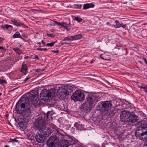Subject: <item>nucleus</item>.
Returning a JSON list of instances; mask_svg holds the SVG:
<instances>
[{
  "label": "nucleus",
  "instance_id": "f8f14e48",
  "mask_svg": "<svg viewBox=\"0 0 147 147\" xmlns=\"http://www.w3.org/2000/svg\"><path fill=\"white\" fill-rule=\"evenodd\" d=\"M45 136L43 134H40L39 133H37L35 136V138L36 141L39 143H43L45 140Z\"/></svg>",
  "mask_w": 147,
  "mask_h": 147
},
{
  "label": "nucleus",
  "instance_id": "39448f33",
  "mask_svg": "<svg viewBox=\"0 0 147 147\" xmlns=\"http://www.w3.org/2000/svg\"><path fill=\"white\" fill-rule=\"evenodd\" d=\"M147 130V125L144 121H141V125L136 129L135 132V136L139 139L142 136L145 130Z\"/></svg>",
  "mask_w": 147,
  "mask_h": 147
},
{
  "label": "nucleus",
  "instance_id": "0eeeda50",
  "mask_svg": "<svg viewBox=\"0 0 147 147\" xmlns=\"http://www.w3.org/2000/svg\"><path fill=\"white\" fill-rule=\"evenodd\" d=\"M64 137L63 136V139L61 140L59 147H68L70 145L74 144L75 141L72 138L70 137L66 138L65 137L64 138Z\"/></svg>",
  "mask_w": 147,
  "mask_h": 147
},
{
  "label": "nucleus",
  "instance_id": "20e7f679",
  "mask_svg": "<svg viewBox=\"0 0 147 147\" xmlns=\"http://www.w3.org/2000/svg\"><path fill=\"white\" fill-rule=\"evenodd\" d=\"M111 101L100 102L97 105L98 110L102 112H105L110 110L112 106Z\"/></svg>",
  "mask_w": 147,
  "mask_h": 147
},
{
  "label": "nucleus",
  "instance_id": "9d476101",
  "mask_svg": "<svg viewBox=\"0 0 147 147\" xmlns=\"http://www.w3.org/2000/svg\"><path fill=\"white\" fill-rule=\"evenodd\" d=\"M93 107V106L85 101L82 105L81 109L84 112L88 113L91 111Z\"/></svg>",
  "mask_w": 147,
  "mask_h": 147
},
{
  "label": "nucleus",
  "instance_id": "052dcab7",
  "mask_svg": "<svg viewBox=\"0 0 147 147\" xmlns=\"http://www.w3.org/2000/svg\"><path fill=\"white\" fill-rule=\"evenodd\" d=\"M35 58L36 59H38V57L37 56H35Z\"/></svg>",
  "mask_w": 147,
  "mask_h": 147
},
{
  "label": "nucleus",
  "instance_id": "a18cd8bd",
  "mask_svg": "<svg viewBox=\"0 0 147 147\" xmlns=\"http://www.w3.org/2000/svg\"><path fill=\"white\" fill-rule=\"evenodd\" d=\"M30 78V77L29 78H26V79H25V80H24V81L25 82H26L28 80H29Z\"/></svg>",
  "mask_w": 147,
  "mask_h": 147
},
{
  "label": "nucleus",
  "instance_id": "774afa93",
  "mask_svg": "<svg viewBox=\"0 0 147 147\" xmlns=\"http://www.w3.org/2000/svg\"><path fill=\"white\" fill-rule=\"evenodd\" d=\"M140 63H142V62H140Z\"/></svg>",
  "mask_w": 147,
  "mask_h": 147
},
{
  "label": "nucleus",
  "instance_id": "cd10ccee",
  "mask_svg": "<svg viewBox=\"0 0 147 147\" xmlns=\"http://www.w3.org/2000/svg\"><path fill=\"white\" fill-rule=\"evenodd\" d=\"M72 41L73 39H72V36H70L69 37H67L64 38L63 40V41Z\"/></svg>",
  "mask_w": 147,
  "mask_h": 147
},
{
  "label": "nucleus",
  "instance_id": "a878e982",
  "mask_svg": "<svg viewBox=\"0 0 147 147\" xmlns=\"http://www.w3.org/2000/svg\"><path fill=\"white\" fill-rule=\"evenodd\" d=\"M59 22L55 21L52 20L51 21L50 23V25L51 26H55L56 25H59Z\"/></svg>",
  "mask_w": 147,
  "mask_h": 147
},
{
  "label": "nucleus",
  "instance_id": "5701e85b",
  "mask_svg": "<svg viewBox=\"0 0 147 147\" xmlns=\"http://www.w3.org/2000/svg\"><path fill=\"white\" fill-rule=\"evenodd\" d=\"M13 38H20L22 39H23V38L21 37V35L18 32H16L13 35Z\"/></svg>",
  "mask_w": 147,
  "mask_h": 147
},
{
  "label": "nucleus",
  "instance_id": "bf43d9fd",
  "mask_svg": "<svg viewBox=\"0 0 147 147\" xmlns=\"http://www.w3.org/2000/svg\"><path fill=\"white\" fill-rule=\"evenodd\" d=\"M5 147H10V146L8 145H5L4 146Z\"/></svg>",
  "mask_w": 147,
  "mask_h": 147
},
{
  "label": "nucleus",
  "instance_id": "ea45409f",
  "mask_svg": "<svg viewBox=\"0 0 147 147\" xmlns=\"http://www.w3.org/2000/svg\"><path fill=\"white\" fill-rule=\"evenodd\" d=\"M18 141L17 140H16V138L13 139L11 140V142H17Z\"/></svg>",
  "mask_w": 147,
  "mask_h": 147
},
{
  "label": "nucleus",
  "instance_id": "0e129e2a",
  "mask_svg": "<svg viewBox=\"0 0 147 147\" xmlns=\"http://www.w3.org/2000/svg\"><path fill=\"white\" fill-rule=\"evenodd\" d=\"M90 63L92 64L93 63V62L92 61H91L90 62Z\"/></svg>",
  "mask_w": 147,
  "mask_h": 147
},
{
  "label": "nucleus",
  "instance_id": "58836bf2",
  "mask_svg": "<svg viewBox=\"0 0 147 147\" xmlns=\"http://www.w3.org/2000/svg\"><path fill=\"white\" fill-rule=\"evenodd\" d=\"M11 22L13 23L14 25L17 26V25L18 24V22L16 21V20H12L11 21Z\"/></svg>",
  "mask_w": 147,
  "mask_h": 147
},
{
  "label": "nucleus",
  "instance_id": "c9c22d12",
  "mask_svg": "<svg viewBox=\"0 0 147 147\" xmlns=\"http://www.w3.org/2000/svg\"><path fill=\"white\" fill-rule=\"evenodd\" d=\"M37 50L40 51H47V48L45 49H42V48H37Z\"/></svg>",
  "mask_w": 147,
  "mask_h": 147
},
{
  "label": "nucleus",
  "instance_id": "2eb2a0df",
  "mask_svg": "<svg viewBox=\"0 0 147 147\" xmlns=\"http://www.w3.org/2000/svg\"><path fill=\"white\" fill-rule=\"evenodd\" d=\"M19 124L21 130H24L26 128L27 124L25 121L20 122L19 123Z\"/></svg>",
  "mask_w": 147,
  "mask_h": 147
},
{
  "label": "nucleus",
  "instance_id": "412c9836",
  "mask_svg": "<svg viewBox=\"0 0 147 147\" xmlns=\"http://www.w3.org/2000/svg\"><path fill=\"white\" fill-rule=\"evenodd\" d=\"M82 37V35L81 34H78L75 35L74 36H72V38L73 40H78L80 39Z\"/></svg>",
  "mask_w": 147,
  "mask_h": 147
},
{
  "label": "nucleus",
  "instance_id": "7ed1b4c3",
  "mask_svg": "<svg viewBox=\"0 0 147 147\" xmlns=\"http://www.w3.org/2000/svg\"><path fill=\"white\" fill-rule=\"evenodd\" d=\"M63 138V135L58 131L55 135L51 136L48 140L47 144L49 147H55L59 139Z\"/></svg>",
  "mask_w": 147,
  "mask_h": 147
},
{
  "label": "nucleus",
  "instance_id": "f3484780",
  "mask_svg": "<svg viewBox=\"0 0 147 147\" xmlns=\"http://www.w3.org/2000/svg\"><path fill=\"white\" fill-rule=\"evenodd\" d=\"M42 131H43L44 132L43 134L45 137L48 136L49 135H51V134L50 130L49 129H45V128L42 129Z\"/></svg>",
  "mask_w": 147,
  "mask_h": 147
},
{
  "label": "nucleus",
  "instance_id": "c85d7f7f",
  "mask_svg": "<svg viewBox=\"0 0 147 147\" xmlns=\"http://www.w3.org/2000/svg\"><path fill=\"white\" fill-rule=\"evenodd\" d=\"M107 114L109 116L112 117L114 115V113L112 111H109L107 112Z\"/></svg>",
  "mask_w": 147,
  "mask_h": 147
},
{
  "label": "nucleus",
  "instance_id": "603ef678",
  "mask_svg": "<svg viewBox=\"0 0 147 147\" xmlns=\"http://www.w3.org/2000/svg\"><path fill=\"white\" fill-rule=\"evenodd\" d=\"M29 58V57L28 56H27L26 57H24V59H27L28 58Z\"/></svg>",
  "mask_w": 147,
  "mask_h": 147
},
{
  "label": "nucleus",
  "instance_id": "b1692460",
  "mask_svg": "<svg viewBox=\"0 0 147 147\" xmlns=\"http://www.w3.org/2000/svg\"><path fill=\"white\" fill-rule=\"evenodd\" d=\"M82 126V124L79 121L76 122L74 125V127L78 129H80V127Z\"/></svg>",
  "mask_w": 147,
  "mask_h": 147
},
{
  "label": "nucleus",
  "instance_id": "423d86ee",
  "mask_svg": "<svg viewBox=\"0 0 147 147\" xmlns=\"http://www.w3.org/2000/svg\"><path fill=\"white\" fill-rule=\"evenodd\" d=\"M100 97L97 94H88L86 101L87 103L94 106L95 104L100 100Z\"/></svg>",
  "mask_w": 147,
  "mask_h": 147
},
{
  "label": "nucleus",
  "instance_id": "2f4dec72",
  "mask_svg": "<svg viewBox=\"0 0 147 147\" xmlns=\"http://www.w3.org/2000/svg\"><path fill=\"white\" fill-rule=\"evenodd\" d=\"M17 26H22L24 28H26L27 27V26L25 25V24L22 23L21 22H18V24L17 25Z\"/></svg>",
  "mask_w": 147,
  "mask_h": 147
},
{
  "label": "nucleus",
  "instance_id": "13d9d810",
  "mask_svg": "<svg viewBox=\"0 0 147 147\" xmlns=\"http://www.w3.org/2000/svg\"><path fill=\"white\" fill-rule=\"evenodd\" d=\"M75 147H81L79 145H76Z\"/></svg>",
  "mask_w": 147,
  "mask_h": 147
},
{
  "label": "nucleus",
  "instance_id": "680f3d73",
  "mask_svg": "<svg viewBox=\"0 0 147 147\" xmlns=\"http://www.w3.org/2000/svg\"><path fill=\"white\" fill-rule=\"evenodd\" d=\"M38 44L39 45H41V43L40 42H39L38 43Z\"/></svg>",
  "mask_w": 147,
  "mask_h": 147
},
{
  "label": "nucleus",
  "instance_id": "09e8293b",
  "mask_svg": "<svg viewBox=\"0 0 147 147\" xmlns=\"http://www.w3.org/2000/svg\"><path fill=\"white\" fill-rule=\"evenodd\" d=\"M115 23L116 24H117L120 23L118 20H116L115 21Z\"/></svg>",
  "mask_w": 147,
  "mask_h": 147
},
{
  "label": "nucleus",
  "instance_id": "9b49d317",
  "mask_svg": "<svg viewBox=\"0 0 147 147\" xmlns=\"http://www.w3.org/2000/svg\"><path fill=\"white\" fill-rule=\"evenodd\" d=\"M138 117L135 115H130L128 117L126 122L128 125H131L136 122L138 120Z\"/></svg>",
  "mask_w": 147,
  "mask_h": 147
},
{
  "label": "nucleus",
  "instance_id": "e433bc0d",
  "mask_svg": "<svg viewBox=\"0 0 147 147\" xmlns=\"http://www.w3.org/2000/svg\"><path fill=\"white\" fill-rule=\"evenodd\" d=\"M47 35L48 37H51L52 38H53L55 37V35L53 34H47Z\"/></svg>",
  "mask_w": 147,
  "mask_h": 147
},
{
  "label": "nucleus",
  "instance_id": "8fccbe9b",
  "mask_svg": "<svg viewBox=\"0 0 147 147\" xmlns=\"http://www.w3.org/2000/svg\"><path fill=\"white\" fill-rule=\"evenodd\" d=\"M65 28L66 29V30L67 31H69L70 29V28H68L67 27L66 28Z\"/></svg>",
  "mask_w": 147,
  "mask_h": 147
},
{
  "label": "nucleus",
  "instance_id": "4be33fe9",
  "mask_svg": "<svg viewBox=\"0 0 147 147\" xmlns=\"http://www.w3.org/2000/svg\"><path fill=\"white\" fill-rule=\"evenodd\" d=\"M70 23H69V24H67L65 22H59V26H60L62 27H63L65 28H66L68 25H70Z\"/></svg>",
  "mask_w": 147,
  "mask_h": 147
},
{
  "label": "nucleus",
  "instance_id": "338daca9",
  "mask_svg": "<svg viewBox=\"0 0 147 147\" xmlns=\"http://www.w3.org/2000/svg\"><path fill=\"white\" fill-rule=\"evenodd\" d=\"M6 117H7V115H6Z\"/></svg>",
  "mask_w": 147,
  "mask_h": 147
},
{
  "label": "nucleus",
  "instance_id": "c03bdc74",
  "mask_svg": "<svg viewBox=\"0 0 147 147\" xmlns=\"http://www.w3.org/2000/svg\"><path fill=\"white\" fill-rule=\"evenodd\" d=\"M4 39L3 38L1 37L0 38V42H2Z\"/></svg>",
  "mask_w": 147,
  "mask_h": 147
},
{
  "label": "nucleus",
  "instance_id": "4d7b16f0",
  "mask_svg": "<svg viewBox=\"0 0 147 147\" xmlns=\"http://www.w3.org/2000/svg\"><path fill=\"white\" fill-rule=\"evenodd\" d=\"M4 49V48L3 47H0V49Z\"/></svg>",
  "mask_w": 147,
  "mask_h": 147
},
{
  "label": "nucleus",
  "instance_id": "f03ea898",
  "mask_svg": "<svg viewBox=\"0 0 147 147\" xmlns=\"http://www.w3.org/2000/svg\"><path fill=\"white\" fill-rule=\"evenodd\" d=\"M72 87L68 86L65 88L59 84L56 85L54 88L51 89L50 90H43L40 94L41 99L45 102H48L49 97L54 96L55 92L58 97L60 99H63L69 95L72 92Z\"/></svg>",
  "mask_w": 147,
  "mask_h": 147
},
{
  "label": "nucleus",
  "instance_id": "6ab92c4d",
  "mask_svg": "<svg viewBox=\"0 0 147 147\" xmlns=\"http://www.w3.org/2000/svg\"><path fill=\"white\" fill-rule=\"evenodd\" d=\"M51 113V111H48L47 115H45L46 117V120L47 121H49L52 118L51 114H50Z\"/></svg>",
  "mask_w": 147,
  "mask_h": 147
},
{
  "label": "nucleus",
  "instance_id": "1a4fd4ad",
  "mask_svg": "<svg viewBox=\"0 0 147 147\" xmlns=\"http://www.w3.org/2000/svg\"><path fill=\"white\" fill-rule=\"evenodd\" d=\"M34 124L36 129L39 131L41 130V131L46 127L45 123L44 120L42 118L37 119Z\"/></svg>",
  "mask_w": 147,
  "mask_h": 147
},
{
  "label": "nucleus",
  "instance_id": "6e6d98bb",
  "mask_svg": "<svg viewBox=\"0 0 147 147\" xmlns=\"http://www.w3.org/2000/svg\"><path fill=\"white\" fill-rule=\"evenodd\" d=\"M41 42L43 45H44L45 44V42L43 40Z\"/></svg>",
  "mask_w": 147,
  "mask_h": 147
},
{
  "label": "nucleus",
  "instance_id": "69168bd1",
  "mask_svg": "<svg viewBox=\"0 0 147 147\" xmlns=\"http://www.w3.org/2000/svg\"><path fill=\"white\" fill-rule=\"evenodd\" d=\"M2 95V93H0V96Z\"/></svg>",
  "mask_w": 147,
  "mask_h": 147
},
{
  "label": "nucleus",
  "instance_id": "a19ab883",
  "mask_svg": "<svg viewBox=\"0 0 147 147\" xmlns=\"http://www.w3.org/2000/svg\"><path fill=\"white\" fill-rule=\"evenodd\" d=\"M76 8L80 9L82 7V5H76Z\"/></svg>",
  "mask_w": 147,
  "mask_h": 147
},
{
  "label": "nucleus",
  "instance_id": "c756f323",
  "mask_svg": "<svg viewBox=\"0 0 147 147\" xmlns=\"http://www.w3.org/2000/svg\"><path fill=\"white\" fill-rule=\"evenodd\" d=\"M141 88L144 89L145 92H147V86L142 85L141 86L139 87Z\"/></svg>",
  "mask_w": 147,
  "mask_h": 147
},
{
  "label": "nucleus",
  "instance_id": "de8ad7c7",
  "mask_svg": "<svg viewBox=\"0 0 147 147\" xmlns=\"http://www.w3.org/2000/svg\"><path fill=\"white\" fill-rule=\"evenodd\" d=\"M115 23L116 24H117L120 23L118 20H116L115 21Z\"/></svg>",
  "mask_w": 147,
  "mask_h": 147
},
{
  "label": "nucleus",
  "instance_id": "bb28decb",
  "mask_svg": "<svg viewBox=\"0 0 147 147\" xmlns=\"http://www.w3.org/2000/svg\"><path fill=\"white\" fill-rule=\"evenodd\" d=\"M10 27L12 28V26L7 24H4L3 26H2L1 27V28L4 30L7 29Z\"/></svg>",
  "mask_w": 147,
  "mask_h": 147
},
{
  "label": "nucleus",
  "instance_id": "3c124183",
  "mask_svg": "<svg viewBox=\"0 0 147 147\" xmlns=\"http://www.w3.org/2000/svg\"><path fill=\"white\" fill-rule=\"evenodd\" d=\"M102 55H100V58L102 59H104V60H106V59H104L101 56Z\"/></svg>",
  "mask_w": 147,
  "mask_h": 147
},
{
  "label": "nucleus",
  "instance_id": "f257e3e1",
  "mask_svg": "<svg viewBox=\"0 0 147 147\" xmlns=\"http://www.w3.org/2000/svg\"><path fill=\"white\" fill-rule=\"evenodd\" d=\"M35 93L31 92L26 94L25 96H23L16 103V110L19 114L24 113L27 109L30 108L29 100L31 101V103L35 106H38L40 105V102L38 98L37 92Z\"/></svg>",
  "mask_w": 147,
  "mask_h": 147
},
{
  "label": "nucleus",
  "instance_id": "a211bd4d",
  "mask_svg": "<svg viewBox=\"0 0 147 147\" xmlns=\"http://www.w3.org/2000/svg\"><path fill=\"white\" fill-rule=\"evenodd\" d=\"M139 139L143 140L147 139V130H145Z\"/></svg>",
  "mask_w": 147,
  "mask_h": 147
},
{
  "label": "nucleus",
  "instance_id": "5fc2aeb1",
  "mask_svg": "<svg viewBox=\"0 0 147 147\" xmlns=\"http://www.w3.org/2000/svg\"><path fill=\"white\" fill-rule=\"evenodd\" d=\"M145 145L147 147V141L145 142Z\"/></svg>",
  "mask_w": 147,
  "mask_h": 147
},
{
  "label": "nucleus",
  "instance_id": "dca6fc26",
  "mask_svg": "<svg viewBox=\"0 0 147 147\" xmlns=\"http://www.w3.org/2000/svg\"><path fill=\"white\" fill-rule=\"evenodd\" d=\"M94 5L92 3L84 4L83 5V9H86L94 7Z\"/></svg>",
  "mask_w": 147,
  "mask_h": 147
},
{
  "label": "nucleus",
  "instance_id": "ddd939ff",
  "mask_svg": "<svg viewBox=\"0 0 147 147\" xmlns=\"http://www.w3.org/2000/svg\"><path fill=\"white\" fill-rule=\"evenodd\" d=\"M29 109H27L24 113V117L27 119H29L31 117L32 115Z\"/></svg>",
  "mask_w": 147,
  "mask_h": 147
},
{
  "label": "nucleus",
  "instance_id": "6e6552de",
  "mask_svg": "<svg viewBox=\"0 0 147 147\" xmlns=\"http://www.w3.org/2000/svg\"><path fill=\"white\" fill-rule=\"evenodd\" d=\"M72 100L74 102L80 101L84 100L85 98V95L84 93L79 90H76L71 96Z\"/></svg>",
  "mask_w": 147,
  "mask_h": 147
},
{
  "label": "nucleus",
  "instance_id": "79ce46f5",
  "mask_svg": "<svg viewBox=\"0 0 147 147\" xmlns=\"http://www.w3.org/2000/svg\"><path fill=\"white\" fill-rule=\"evenodd\" d=\"M51 51L54 53H57L59 52V50H57V51L52 50Z\"/></svg>",
  "mask_w": 147,
  "mask_h": 147
},
{
  "label": "nucleus",
  "instance_id": "4c0bfd02",
  "mask_svg": "<svg viewBox=\"0 0 147 147\" xmlns=\"http://www.w3.org/2000/svg\"><path fill=\"white\" fill-rule=\"evenodd\" d=\"M44 71V69H37L36 70V71L37 72H41Z\"/></svg>",
  "mask_w": 147,
  "mask_h": 147
},
{
  "label": "nucleus",
  "instance_id": "37998d69",
  "mask_svg": "<svg viewBox=\"0 0 147 147\" xmlns=\"http://www.w3.org/2000/svg\"><path fill=\"white\" fill-rule=\"evenodd\" d=\"M142 59L144 61L145 63L146 64L147 63V60L144 57H143Z\"/></svg>",
  "mask_w": 147,
  "mask_h": 147
},
{
  "label": "nucleus",
  "instance_id": "7c9ffc66",
  "mask_svg": "<svg viewBox=\"0 0 147 147\" xmlns=\"http://www.w3.org/2000/svg\"><path fill=\"white\" fill-rule=\"evenodd\" d=\"M74 20L78 22H81L83 19L80 17H76L75 18Z\"/></svg>",
  "mask_w": 147,
  "mask_h": 147
},
{
  "label": "nucleus",
  "instance_id": "393cba45",
  "mask_svg": "<svg viewBox=\"0 0 147 147\" xmlns=\"http://www.w3.org/2000/svg\"><path fill=\"white\" fill-rule=\"evenodd\" d=\"M13 50L15 51L16 53L21 55L22 54V52L18 48L16 47L13 49Z\"/></svg>",
  "mask_w": 147,
  "mask_h": 147
},
{
  "label": "nucleus",
  "instance_id": "f704fd0d",
  "mask_svg": "<svg viewBox=\"0 0 147 147\" xmlns=\"http://www.w3.org/2000/svg\"><path fill=\"white\" fill-rule=\"evenodd\" d=\"M7 83L6 81L5 80L2 79L0 80V84H6Z\"/></svg>",
  "mask_w": 147,
  "mask_h": 147
},
{
  "label": "nucleus",
  "instance_id": "473e14b6",
  "mask_svg": "<svg viewBox=\"0 0 147 147\" xmlns=\"http://www.w3.org/2000/svg\"><path fill=\"white\" fill-rule=\"evenodd\" d=\"M56 42V41H55V42H51V43H47V45H46V46H50L51 47H52V46H53L54 44Z\"/></svg>",
  "mask_w": 147,
  "mask_h": 147
},
{
  "label": "nucleus",
  "instance_id": "4468645a",
  "mask_svg": "<svg viewBox=\"0 0 147 147\" xmlns=\"http://www.w3.org/2000/svg\"><path fill=\"white\" fill-rule=\"evenodd\" d=\"M127 114V112L125 111H123L121 113L120 115L121 121L123 122L125 121V119H126Z\"/></svg>",
  "mask_w": 147,
  "mask_h": 147
},
{
  "label": "nucleus",
  "instance_id": "49530a36",
  "mask_svg": "<svg viewBox=\"0 0 147 147\" xmlns=\"http://www.w3.org/2000/svg\"><path fill=\"white\" fill-rule=\"evenodd\" d=\"M126 25L124 24V25H122L121 26L123 28H125L126 27Z\"/></svg>",
  "mask_w": 147,
  "mask_h": 147
},
{
  "label": "nucleus",
  "instance_id": "aec40b11",
  "mask_svg": "<svg viewBox=\"0 0 147 147\" xmlns=\"http://www.w3.org/2000/svg\"><path fill=\"white\" fill-rule=\"evenodd\" d=\"M27 70V67L26 64H23L22 67L21 69V71L24 74H26V71Z\"/></svg>",
  "mask_w": 147,
  "mask_h": 147
},
{
  "label": "nucleus",
  "instance_id": "e2e57ef3",
  "mask_svg": "<svg viewBox=\"0 0 147 147\" xmlns=\"http://www.w3.org/2000/svg\"><path fill=\"white\" fill-rule=\"evenodd\" d=\"M34 11H38V10L34 9Z\"/></svg>",
  "mask_w": 147,
  "mask_h": 147
},
{
  "label": "nucleus",
  "instance_id": "864d4df0",
  "mask_svg": "<svg viewBox=\"0 0 147 147\" xmlns=\"http://www.w3.org/2000/svg\"><path fill=\"white\" fill-rule=\"evenodd\" d=\"M110 23L109 22H107V25H110Z\"/></svg>",
  "mask_w": 147,
  "mask_h": 147
},
{
  "label": "nucleus",
  "instance_id": "72a5a7b5",
  "mask_svg": "<svg viewBox=\"0 0 147 147\" xmlns=\"http://www.w3.org/2000/svg\"><path fill=\"white\" fill-rule=\"evenodd\" d=\"M123 25V23L122 22L120 23L117 24H116L114 25V27L115 28H120L121 26L122 25Z\"/></svg>",
  "mask_w": 147,
  "mask_h": 147
}]
</instances>
